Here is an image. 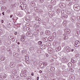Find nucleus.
I'll return each mask as SVG.
<instances>
[{"instance_id": "79ce46f5", "label": "nucleus", "mask_w": 80, "mask_h": 80, "mask_svg": "<svg viewBox=\"0 0 80 80\" xmlns=\"http://www.w3.org/2000/svg\"><path fill=\"white\" fill-rule=\"evenodd\" d=\"M63 17H64V18H67V17H68V16L67 15H65Z\"/></svg>"}, {"instance_id": "37998d69", "label": "nucleus", "mask_w": 80, "mask_h": 80, "mask_svg": "<svg viewBox=\"0 0 80 80\" xmlns=\"http://www.w3.org/2000/svg\"><path fill=\"white\" fill-rule=\"evenodd\" d=\"M56 3V2H55V1L52 3V4H53V5H55Z\"/></svg>"}, {"instance_id": "7ed1b4c3", "label": "nucleus", "mask_w": 80, "mask_h": 80, "mask_svg": "<svg viewBox=\"0 0 80 80\" xmlns=\"http://www.w3.org/2000/svg\"><path fill=\"white\" fill-rule=\"evenodd\" d=\"M66 50L68 52H71V48H70L69 46H67L66 48Z\"/></svg>"}, {"instance_id": "3c124183", "label": "nucleus", "mask_w": 80, "mask_h": 80, "mask_svg": "<svg viewBox=\"0 0 80 80\" xmlns=\"http://www.w3.org/2000/svg\"><path fill=\"white\" fill-rule=\"evenodd\" d=\"M34 27H37V25L35 24L34 25Z\"/></svg>"}, {"instance_id": "f257e3e1", "label": "nucleus", "mask_w": 80, "mask_h": 80, "mask_svg": "<svg viewBox=\"0 0 80 80\" xmlns=\"http://www.w3.org/2000/svg\"><path fill=\"white\" fill-rule=\"evenodd\" d=\"M74 45L76 47H80V42L78 41H76L74 42Z\"/></svg>"}, {"instance_id": "2f4dec72", "label": "nucleus", "mask_w": 80, "mask_h": 80, "mask_svg": "<svg viewBox=\"0 0 80 80\" xmlns=\"http://www.w3.org/2000/svg\"><path fill=\"white\" fill-rule=\"evenodd\" d=\"M5 68L7 70H9V68L7 67V66H6L5 67Z\"/></svg>"}, {"instance_id": "a211bd4d", "label": "nucleus", "mask_w": 80, "mask_h": 80, "mask_svg": "<svg viewBox=\"0 0 80 80\" xmlns=\"http://www.w3.org/2000/svg\"><path fill=\"white\" fill-rule=\"evenodd\" d=\"M21 39L22 40V41H24V40H25V37L23 36H22Z\"/></svg>"}, {"instance_id": "c9c22d12", "label": "nucleus", "mask_w": 80, "mask_h": 80, "mask_svg": "<svg viewBox=\"0 0 80 80\" xmlns=\"http://www.w3.org/2000/svg\"><path fill=\"white\" fill-rule=\"evenodd\" d=\"M26 60H29V58L28 57H27L25 58Z\"/></svg>"}, {"instance_id": "09e8293b", "label": "nucleus", "mask_w": 80, "mask_h": 80, "mask_svg": "<svg viewBox=\"0 0 80 80\" xmlns=\"http://www.w3.org/2000/svg\"><path fill=\"white\" fill-rule=\"evenodd\" d=\"M20 66H22V65H20V64H19L17 65L18 67H20Z\"/></svg>"}, {"instance_id": "ddd939ff", "label": "nucleus", "mask_w": 80, "mask_h": 80, "mask_svg": "<svg viewBox=\"0 0 80 80\" xmlns=\"http://www.w3.org/2000/svg\"><path fill=\"white\" fill-rule=\"evenodd\" d=\"M4 2H5V0H0V3L1 4H2L3 3H4Z\"/></svg>"}, {"instance_id": "b1692460", "label": "nucleus", "mask_w": 80, "mask_h": 80, "mask_svg": "<svg viewBox=\"0 0 80 80\" xmlns=\"http://www.w3.org/2000/svg\"><path fill=\"white\" fill-rule=\"evenodd\" d=\"M49 40H52V37L50 36L48 38Z\"/></svg>"}, {"instance_id": "c85d7f7f", "label": "nucleus", "mask_w": 80, "mask_h": 80, "mask_svg": "<svg viewBox=\"0 0 80 80\" xmlns=\"http://www.w3.org/2000/svg\"><path fill=\"white\" fill-rule=\"evenodd\" d=\"M27 31H30V29L29 27H28L26 28Z\"/></svg>"}, {"instance_id": "f704fd0d", "label": "nucleus", "mask_w": 80, "mask_h": 80, "mask_svg": "<svg viewBox=\"0 0 80 80\" xmlns=\"http://www.w3.org/2000/svg\"><path fill=\"white\" fill-rule=\"evenodd\" d=\"M75 57L77 58H78V57H79V54H76L75 55Z\"/></svg>"}, {"instance_id": "412c9836", "label": "nucleus", "mask_w": 80, "mask_h": 80, "mask_svg": "<svg viewBox=\"0 0 80 80\" xmlns=\"http://www.w3.org/2000/svg\"><path fill=\"white\" fill-rule=\"evenodd\" d=\"M49 8L51 10V9H52V8H53V7H52V5H49Z\"/></svg>"}, {"instance_id": "69168bd1", "label": "nucleus", "mask_w": 80, "mask_h": 80, "mask_svg": "<svg viewBox=\"0 0 80 80\" xmlns=\"http://www.w3.org/2000/svg\"><path fill=\"white\" fill-rule=\"evenodd\" d=\"M34 74L33 73H31V75H32L33 76V75Z\"/></svg>"}, {"instance_id": "1a4fd4ad", "label": "nucleus", "mask_w": 80, "mask_h": 80, "mask_svg": "<svg viewBox=\"0 0 80 80\" xmlns=\"http://www.w3.org/2000/svg\"><path fill=\"white\" fill-rule=\"evenodd\" d=\"M31 5L32 7H35V3L33 2L31 3Z\"/></svg>"}, {"instance_id": "e433bc0d", "label": "nucleus", "mask_w": 80, "mask_h": 80, "mask_svg": "<svg viewBox=\"0 0 80 80\" xmlns=\"http://www.w3.org/2000/svg\"><path fill=\"white\" fill-rule=\"evenodd\" d=\"M66 32L67 33H70V30L69 29H68V30H66Z\"/></svg>"}, {"instance_id": "49530a36", "label": "nucleus", "mask_w": 80, "mask_h": 80, "mask_svg": "<svg viewBox=\"0 0 80 80\" xmlns=\"http://www.w3.org/2000/svg\"><path fill=\"white\" fill-rule=\"evenodd\" d=\"M30 37H32L33 36V34L32 33H30Z\"/></svg>"}, {"instance_id": "f03ea898", "label": "nucleus", "mask_w": 80, "mask_h": 80, "mask_svg": "<svg viewBox=\"0 0 80 80\" xmlns=\"http://www.w3.org/2000/svg\"><path fill=\"white\" fill-rule=\"evenodd\" d=\"M48 53H51V54L53 53V50L52 48H48Z\"/></svg>"}, {"instance_id": "4be33fe9", "label": "nucleus", "mask_w": 80, "mask_h": 80, "mask_svg": "<svg viewBox=\"0 0 80 80\" xmlns=\"http://www.w3.org/2000/svg\"><path fill=\"white\" fill-rule=\"evenodd\" d=\"M38 43L39 45H42L43 42L42 41H39L38 42Z\"/></svg>"}, {"instance_id": "20e7f679", "label": "nucleus", "mask_w": 80, "mask_h": 80, "mask_svg": "<svg viewBox=\"0 0 80 80\" xmlns=\"http://www.w3.org/2000/svg\"><path fill=\"white\" fill-rule=\"evenodd\" d=\"M13 56H14V57H19L20 56V54L14 52L13 53Z\"/></svg>"}, {"instance_id": "39448f33", "label": "nucleus", "mask_w": 80, "mask_h": 80, "mask_svg": "<svg viewBox=\"0 0 80 80\" xmlns=\"http://www.w3.org/2000/svg\"><path fill=\"white\" fill-rule=\"evenodd\" d=\"M10 66L11 68H13L15 67V65L13 62L10 63Z\"/></svg>"}, {"instance_id": "13d9d810", "label": "nucleus", "mask_w": 80, "mask_h": 80, "mask_svg": "<svg viewBox=\"0 0 80 80\" xmlns=\"http://www.w3.org/2000/svg\"><path fill=\"white\" fill-rule=\"evenodd\" d=\"M70 71H71V72H73V69H71Z\"/></svg>"}, {"instance_id": "4c0bfd02", "label": "nucleus", "mask_w": 80, "mask_h": 80, "mask_svg": "<svg viewBox=\"0 0 80 80\" xmlns=\"http://www.w3.org/2000/svg\"><path fill=\"white\" fill-rule=\"evenodd\" d=\"M27 79L28 80H31L32 78H31V77H29Z\"/></svg>"}, {"instance_id": "f8f14e48", "label": "nucleus", "mask_w": 80, "mask_h": 80, "mask_svg": "<svg viewBox=\"0 0 80 80\" xmlns=\"http://www.w3.org/2000/svg\"><path fill=\"white\" fill-rule=\"evenodd\" d=\"M71 20L72 22H74L75 20V18L73 17H72L71 18Z\"/></svg>"}, {"instance_id": "c756f323", "label": "nucleus", "mask_w": 80, "mask_h": 80, "mask_svg": "<svg viewBox=\"0 0 80 80\" xmlns=\"http://www.w3.org/2000/svg\"><path fill=\"white\" fill-rule=\"evenodd\" d=\"M11 39L12 41L14 42V41H15V38H14V37H13V38H12Z\"/></svg>"}, {"instance_id": "7c9ffc66", "label": "nucleus", "mask_w": 80, "mask_h": 80, "mask_svg": "<svg viewBox=\"0 0 80 80\" xmlns=\"http://www.w3.org/2000/svg\"><path fill=\"white\" fill-rule=\"evenodd\" d=\"M52 35L55 37H56V33L55 32H54L52 34Z\"/></svg>"}, {"instance_id": "a878e982", "label": "nucleus", "mask_w": 80, "mask_h": 80, "mask_svg": "<svg viewBox=\"0 0 80 80\" xmlns=\"http://www.w3.org/2000/svg\"><path fill=\"white\" fill-rule=\"evenodd\" d=\"M62 48L60 46H59L57 48V49L58 50H60Z\"/></svg>"}, {"instance_id": "cd10ccee", "label": "nucleus", "mask_w": 80, "mask_h": 80, "mask_svg": "<svg viewBox=\"0 0 80 80\" xmlns=\"http://www.w3.org/2000/svg\"><path fill=\"white\" fill-rule=\"evenodd\" d=\"M44 42H47V41H48V39L47 38H44Z\"/></svg>"}, {"instance_id": "c03bdc74", "label": "nucleus", "mask_w": 80, "mask_h": 80, "mask_svg": "<svg viewBox=\"0 0 80 80\" xmlns=\"http://www.w3.org/2000/svg\"><path fill=\"white\" fill-rule=\"evenodd\" d=\"M7 13H10V10H7Z\"/></svg>"}, {"instance_id": "a18cd8bd", "label": "nucleus", "mask_w": 80, "mask_h": 80, "mask_svg": "<svg viewBox=\"0 0 80 80\" xmlns=\"http://www.w3.org/2000/svg\"><path fill=\"white\" fill-rule=\"evenodd\" d=\"M50 62H53V60L52 59L50 60Z\"/></svg>"}, {"instance_id": "6e6552de", "label": "nucleus", "mask_w": 80, "mask_h": 80, "mask_svg": "<svg viewBox=\"0 0 80 80\" xmlns=\"http://www.w3.org/2000/svg\"><path fill=\"white\" fill-rule=\"evenodd\" d=\"M17 73V71L15 69L13 70L12 71V73L13 74H16Z\"/></svg>"}, {"instance_id": "ea45409f", "label": "nucleus", "mask_w": 80, "mask_h": 80, "mask_svg": "<svg viewBox=\"0 0 80 80\" xmlns=\"http://www.w3.org/2000/svg\"><path fill=\"white\" fill-rule=\"evenodd\" d=\"M25 52H26V51L25 50H23L22 51V53H25Z\"/></svg>"}, {"instance_id": "f3484780", "label": "nucleus", "mask_w": 80, "mask_h": 80, "mask_svg": "<svg viewBox=\"0 0 80 80\" xmlns=\"http://www.w3.org/2000/svg\"><path fill=\"white\" fill-rule=\"evenodd\" d=\"M16 60H17L18 62H19L20 61V58H16Z\"/></svg>"}, {"instance_id": "052dcab7", "label": "nucleus", "mask_w": 80, "mask_h": 80, "mask_svg": "<svg viewBox=\"0 0 80 80\" xmlns=\"http://www.w3.org/2000/svg\"><path fill=\"white\" fill-rule=\"evenodd\" d=\"M14 34L15 35H17V32H15V33H14Z\"/></svg>"}, {"instance_id": "5701e85b", "label": "nucleus", "mask_w": 80, "mask_h": 80, "mask_svg": "<svg viewBox=\"0 0 80 80\" xmlns=\"http://www.w3.org/2000/svg\"><path fill=\"white\" fill-rule=\"evenodd\" d=\"M7 51L8 52H11V49H10V48H8L7 49Z\"/></svg>"}, {"instance_id": "bf43d9fd", "label": "nucleus", "mask_w": 80, "mask_h": 80, "mask_svg": "<svg viewBox=\"0 0 80 80\" xmlns=\"http://www.w3.org/2000/svg\"><path fill=\"white\" fill-rule=\"evenodd\" d=\"M39 79V77H37V80H38Z\"/></svg>"}, {"instance_id": "6ab92c4d", "label": "nucleus", "mask_w": 80, "mask_h": 80, "mask_svg": "<svg viewBox=\"0 0 80 80\" xmlns=\"http://www.w3.org/2000/svg\"><path fill=\"white\" fill-rule=\"evenodd\" d=\"M23 10H27V6L25 5H23Z\"/></svg>"}, {"instance_id": "393cba45", "label": "nucleus", "mask_w": 80, "mask_h": 80, "mask_svg": "<svg viewBox=\"0 0 80 80\" xmlns=\"http://www.w3.org/2000/svg\"><path fill=\"white\" fill-rule=\"evenodd\" d=\"M56 12L57 13H59L60 12V9H58L57 10Z\"/></svg>"}, {"instance_id": "0e129e2a", "label": "nucleus", "mask_w": 80, "mask_h": 80, "mask_svg": "<svg viewBox=\"0 0 80 80\" xmlns=\"http://www.w3.org/2000/svg\"><path fill=\"white\" fill-rule=\"evenodd\" d=\"M23 76H24V77H27V75L26 74H25V75H23Z\"/></svg>"}, {"instance_id": "423d86ee", "label": "nucleus", "mask_w": 80, "mask_h": 80, "mask_svg": "<svg viewBox=\"0 0 80 80\" xmlns=\"http://www.w3.org/2000/svg\"><path fill=\"white\" fill-rule=\"evenodd\" d=\"M39 64L40 65L41 68H44V66H44L43 64L42 63H40Z\"/></svg>"}, {"instance_id": "9d476101", "label": "nucleus", "mask_w": 80, "mask_h": 80, "mask_svg": "<svg viewBox=\"0 0 80 80\" xmlns=\"http://www.w3.org/2000/svg\"><path fill=\"white\" fill-rule=\"evenodd\" d=\"M16 6H17V3H15L11 6V7H12V8H14V7H16Z\"/></svg>"}, {"instance_id": "4468645a", "label": "nucleus", "mask_w": 80, "mask_h": 80, "mask_svg": "<svg viewBox=\"0 0 80 80\" xmlns=\"http://www.w3.org/2000/svg\"><path fill=\"white\" fill-rule=\"evenodd\" d=\"M42 63L45 67H46V66L47 65V62H44Z\"/></svg>"}, {"instance_id": "aec40b11", "label": "nucleus", "mask_w": 80, "mask_h": 80, "mask_svg": "<svg viewBox=\"0 0 80 80\" xmlns=\"http://www.w3.org/2000/svg\"><path fill=\"white\" fill-rule=\"evenodd\" d=\"M26 35L27 36H28V37H30V33L28 32H27L26 33Z\"/></svg>"}, {"instance_id": "338daca9", "label": "nucleus", "mask_w": 80, "mask_h": 80, "mask_svg": "<svg viewBox=\"0 0 80 80\" xmlns=\"http://www.w3.org/2000/svg\"><path fill=\"white\" fill-rule=\"evenodd\" d=\"M75 8L76 9V10H78V8L77 7H75Z\"/></svg>"}, {"instance_id": "e2e57ef3", "label": "nucleus", "mask_w": 80, "mask_h": 80, "mask_svg": "<svg viewBox=\"0 0 80 80\" xmlns=\"http://www.w3.org/2000/svg\"><path fill=\"white\" fill-rule=\"evenodd\" d=\"M2 14H3V15H5V14H4V12H2Z\"/></svg>"}, {"instance_id": "774afa93", "label": "nucleus", "mask_w": 80, "mask_h": 80, "mask_svg": "<svg viewBox=\"0 0 80 80\" xmlns=\"http://www.w3.org/2000/svg\"><path fill=\"white\" fill-rule=\"evenodd\" d=\"M27 72V71L26 70H24V73H25V72Z\"/></svg>"}, {"instance_id": "4d7b16f0", "label": "nucleus", "mask_w": 80, "mask_h": 80, "mask_svg": "<svg viewBox=\"0 0 80 80\" xmlns=\"http://www.w3.org/2000/svg\"><path fill=\"white\" fill-rule=\"evenodd\" d=\"M12 17H13V15H11L10 16V18H12Z\"/></svg>"}, {"instance_id": "8fccbe9b", "label": "nucleus", "mask_w": 80, "mask_h": 80, "mask_svg": "<svg viewBox=\"0 0 80 80\" xmlns=\"http://www.w3.org/2000/svg\"><path fill=\"white\" fill-rule=\"evenodd\" d=\"M35 20H38V19H39V18H35Z\"/></svg>"}, {"instance_id": "72a5a7b5", "label": "nucleus", "mask_w": 80, "mask_h": 80, "mask_svg": "<svg viewBox=\"0 0 80 80\" xmlns=\"http://www.w3.org/2000/svg\"><path fill=\"white\" fill-rule=\"evenodd\" d=\"M23 43L25 44V45L27 44V41H24L23 42Z\"/></svg>"}, {"instance_id": "473e14b6", "label": "nucleus", "mask_w": 80, "mask_h": 80, "mask_svg": "<svg viewBox=\"0 0 80 80\" xmlns=\"http://www.w3.org/2000/svg\"><path fill=\"white\" fill-rule=\"evenodd\" d=\"M13 37L12 36H10L8 37V38L9 39H12V38Z\"/></svg>"}, {"instance_id": "a19ab883", "label": "nucleus", "mask_w": 80, "mask_h": 80, "mask_svg": "<svg viewBox=\"0 0 80 80\" xmlns=\"http://www.w3.org/2000/svg\"><path fill=\"white\" fill-rule=\"evenodd\" d=\"M72 5V2H69V3L68 4V5Z\"/></svg>"}, {"instance_id": "603ef678", "label": "nucleus", "mask_w": 80, "mask_h": 80, "mask_svg": "<svg viewBox=\"0 0 80 80\" xmlns=\"http://www.w3.org/2000/svg\"><path fill=\"white\" fill-rule=\"evenodd\" d=\"M55 0H52L51 1V3H52Z\"/></svg>"}, {"instance_id": "0eeeda50", "label": "nucleus", "mask_w": 80, "mask_h": 80, "mask_svg": "<svg viewBox=\"0 0 80 80\" xmlns=\"http://www.w3.org/2000/svg\"><path fill=\"white\" fill-rule=\"evenodd\" d=\"M45 33L47 35H50V32L49 31H46Z\"/></svg>"}, {"instance_id": "de8ad7c7", "label": "nucleus", "mask_w": 80, "mask_h": 80, "mask_svg": "<svg viewBox=\"0 0 80 80\" xmlns=\"http://www.w3.org/2000/svg\"><path fill=\"white\" fill-rule=\"evenodd\" d=\"M44 1V0H40V2H41V3H43V1Z\"/></svg>"}, {"instance_id": "864d4df0", "label": "nucleus", "mask_w": 80, "mask_h": 80, "mask_svg": "<svg viewBox=\"0 0 80 80\" xmlns=\"http://www.w3.org/2000/svg\"><path fill=\"white\" fill-rule=\"evenodd\" d=\"M3 22H4V21H3V20H1V23H3Z\"/></svg>"}, {"instance_id": "6e6d98bb", "label": "nucleus", "mask_w": 80, "mask_h": 80, "mask_svg": "<svg viewBox=\"0 0 80 80\" xmlns=\"http://www.w3.org/2000/svg\"><path fill=\"white\" fill-rule=\"evenodd\" d=\"M2 7V8H3V9H6V7Z\"/></svg>"}, {"instance_id": "5fc2aeb1", "label": "nucleus", "mask_w": 80, "mask_h": 80, "mask_svg": "<svg viewBox=\"0 0 80 80\" xmlns=\"http://www.w3.org/2000/svg\"><path fill=\"white\" fill-rule=\"evenodd\" d=\"M71 51L72 52H73L74 51V49H71Z\"/></svg>"}, {"instance_id": "9b49d317", "label": "nucleus", "mask_w": 80, "mask_h": 80, "mask_svg": "<svg viewBox=\"0 0 80 80\" xmlns=\"http://www.w3.org/2000/svg\"><path fill=\"white\" fill-rule=\"evenodd\" d=\"M0 77H1L2 78H5L7 77V75H5L3 76H1Z\"/></svg>"}, {"instance_id": "680f3d73", "label": "nucleus", "mask_w": 80, "mask_h": 80, "mask_svg": "<svg viewBox=\"0 0 80 80\" xmlns=\"http://www.w3.org/2000/svg\"><path fill=\"white\" fill-rule=\"evenodd\" d=\"M39 73H42V71L41 70H40L39 71Z\"/></svg>"}, {"instance_id": "2eb2a0df", "label": "nucleus", "mask_w": 80, "mask_h": 80, "mask_svg": "<svg viewBox=\"0 0 80 80\" xmlns=\"http://www.w3.org/2000/svg\"><path fill=\"white\" fill-rule=\"evenodd\" d=\"M55 68L54 67H52L51 68L50 70L51 72H53L55 70Z\"/></svg>"}, {"instance_id": "bb28decb", "label": "nucleus", "mask_w": 80, "mask_h": 80, "mask_svg": "<svg viewBox=\"0 0 80 80\" xmlns=\"http://www.w3.org/2000/svg\"><path fill=\"white\" fill-rule=\"evenodd\" d=\"M42 47L43 48H44V49H45V48H46V46L45 45H43L42 46Z\"/></svg>"}, {"instance_id": "dca6fc26", "label": "nucleus", "mask_w": 80, "mask_h": 80, "mask_svg": "<svg viewBox=\"0 0 80 80\" xmlns=\"http://www.w3.org/2000/svg\"><path fill=\"white\" fill-rule=\"evenodd\" d=\"M5 60V58L4 57H2L1 58V61H4Z\"/></svg>"}, {"instance_id": "58836bf2", "label": "nucleus", "mask_w": 80, "mask_h": 80, "mask_svg": "<svg viewBox=\"0 0 80 80\" xmlns=\"http://www.w3.org/2000/svg\"><path fill=\"white\" fill-rule=\"evenodd\" d=\"M19 8H21V10H23V7H22V5L19 6Z\"/></svg>"}]
</instances>
